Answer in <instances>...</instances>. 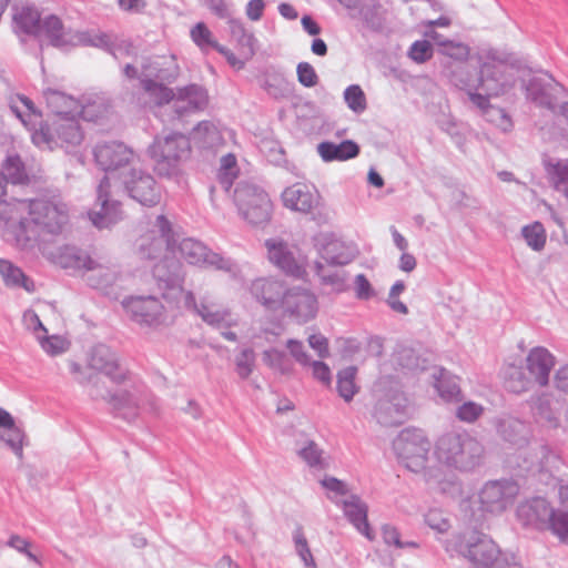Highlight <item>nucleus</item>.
Masks as SVG:
<instances>
[{"label": "nucleus", "instance_id": "nucleus-1", "mask_svg": "<svg viewBox=\"0 0 568 568\" xmlns=\"http://www.w3.org/2000/svg\"><path fill=\"white\" fill-rule=\"evenodd\" d=\"M135 250L141 258H161L154 265V276L158 266L163 265L164 272L169 274L173 271V265L178 264L184 278L182 265L178 261L171 260V256L175 257L178 254L191 265L214 267L230 273H235L236 268L230 258L210 251L202 242L192 237L180 240V234L173 230L172 223L162 214L145 225L135 241Z\"/></svg>", "mask_w": 568, "mask_h": 568}, {"label": "nucleus", "instance_id": "nucleus-2", "mask_svg": "<svg viewBox=\"0 0 568 568\" xmlns=\"http://www.w3.org/2000/svg\"><path fill=\"white\" fill-rule=\"evenodd\" d=\"M69 222L68 205L57 199L13 200L2 236L19 251L33 252L44 235H57Z\"/></svg>", "mask_w": 568, "mask_h": 568}, {"label": "nucleus", "instance_id": "nucleus-3", "mask_svg": "<svg viewBox=\"0 0 568 568\" xmlns=\"http://www.w3.org/2000/svg\"><path fill=\"white\" fill-rule=\"evenodd\" d=\"M93 155L97 164L105 171V176L98 185V196L89 219L98 229H109L122 219L121 205L111 199V181L120 179L123 171H129L134 163V151L119 141L99 142Z\"/></svg>", "mask_w": 568, "mask_h": 568}, {"label": "nucleus", "instance_id": "nucleus-4", "mask_svg": "<svg viewBox=\"0 0 568 568\" xmlns=\"http://www.w3.org/2000/svg\"><path fill=\"white\" fill-rule=\"evenodd\" d=\"M479 72H471L466 64L447 68V78L457 89L465 91L478 109L488 105V99L503 94L511 85L505 74L503 60L494 49L481 50L477 54Z\"/></svg>", "mask_w": 568, "mask_h": 568}, {"label": "nucleus", "instance_id": "nucleus-5", "mask_svg": "<svg viewBox=\"0 0 568 568\" xmlns=\"http://www.w3.org/2000/svg\"><path fill=\"white\" fill-rule=\"evenodd\" d=\"M11 112L31 132V140L42 150L62 148L69 150L81 144L83 131L75 116H54L50 122L42 124L41 114L33 102L24 95L10 99Z\"/></svg>", "mask_w": 568, "mask_h": 568}, {"label": "nucleus", "instance_id": "nucleus-6", "mask_svg": "<svg viewBox=\"0 0 568 568\" xmlns=\"http://www.w3.org/2000/svg\"><path fill=\"white\" fill-rule=\"evenodd\" d=\"M155 276L165 283L168 292L164 296L172 300L176 306L182 304V308L195 313L204 323L219 329L225 339H237L236 334L230 328L239 325V317L209 295L202 296L196 303L194 294L183 288V277L178 264L173 265V271L169 274L164 272L163 265L158 266Z\"/></svg>", "mask_w": 568, "mask_h": 568}, {"label": "nucleus", "instance_id": "nucleus-7", "mask_svg": "<svg viewBox=\"0 0 568 568\" xmlns=\"http://www.w3.org/2000/svg\"><path fill=\"white\" fill-rule=\"evenodd\" d=\"M438 540L452 557L466 559L469 568H507L515 556L503 550L489 535L475 527H465L450 538Z\"/></svg>", "mask_w": 568, "mask_h": 568}, {"label": "nucleus", "instance_id": "nucleus-8", "mask_svg": "<svg viewBox=\"0 0 568 568\" xmlns=\"http://www.w3.org/2000/svg\"><path fill=\"white\" fill-rule=\"evenodd\" d=\"M496 427L501 438L515 450L507 459L510 468L527 471H541L547 468L554 455L546 444L529 440L530 428L526 422L506 416L498 419Z\"/></svg>", "mask_w": 568, "mask_h": 568}, {"label": "nucleus", "instance_id": "nucleus-9", "mask_svg": "<svg viewBox=\"0 0 568 568\" xmlns=\"http://www.w3.org/2000/svg\"><path fill=\"white\" fill-rule=\"evenodd\" d=\"M58 263L65 270L81 273L88 285L105 293L120 275L118 266L110 260L93 257L77 247H63Z\"/></svg>", "mask_w": 568, "mask_h": 568}, {"label": "nucleus", "instance_id": "nucleus-10", "mask_svg": "<svg viewBox=\"0 0 568 568\" xmlns=\"http://www.w3.org/2000/svg\"><path fill=\"white\" fill-rule=\"evenodd\" d=\"M158 286L163 291L162 297L166 301L165 306L160 298L149 295L130 296L123 300L122 305L131 318L142 327L152 329H161L172 325L178 316L182 304H176L172 300L166 298L164 294L168 292L165 283L154 276Z\"/></svg>", "mask_w": 568, "mask_h": 568}, {"label": "nucleus", "instance_id": "nucleus-11", "mask_svg": "<svg viewBox=\"0 0 568 568\" xmlns=\"http://www.w3.org/2000/svg\"><path fill=\"white\" fill-rule=\"evenodd\" d=\"M483 453V445L466 432L446 433L435 447L439 463L459 470H470L479 465Z\"/></svg>", "mask_w": 568, "mask_h": 568}, {"label": "nucleus", "instance_id": "nucleus-12", "mask_svg": "<svg viewBox=\"0 0 568 568\" xmlns=\"http://www.w3.org/2000/svg\"><path fill=\"white\" fill-rule=\"evenodd\" d=\"M97 384H99V381H95V384L91 386L90 396L106 400L112 406L115 415L123 419L132 420L139 415L140 409L146 405L150 410L156 408L154 398L140 382L122 383L123 386L113 394L109 390H101Z\"/></svg>", "mask_w": 568, "mask_h": 568}, {"label": "nucleus", "instance_id": "nucleus-13", "mask_svg": "<svg viewBox=\"0 0 568 568\" xmlns=\"http://www.w3.org/2000/svg\"><path fill=\"white\" fill-rule=\"evenodd\" d=\"M123 74L129 79H139L143 90L158 105L165 104L172 98V89L168 88L164 82H170L173 74L163 67L159 58L126 63Z\"/></svg>", "mask_w": 568, "mask_h": 568}, {"label": "nucleus", "instance_id": "nucleus-14", "mask_svg": "<svg viewBox=\"0 0 568 568\" xmlns=\"http://www.w3.org/2000/svg\"><path fill=\"white\" fill-rule=\"evenodd\" d=\"M190 151V141L181 133L156 136L148 149L158 174L169 179L180 174V164L189 156Z\"/></svg>", "mask_w": 568, "mask_h": 568}, {"label": "nucleus", "instance_id": "nucleus-15", "mask_svg": "<svg viewBox=\"0 0 568 568\" xmlns=\"http://www.w3.org/2000/svg\"><path fill=\"white\" fill-rule=\"evenodd\" d=\"M240 215L250 224L261 225L271 220L273 204L268 194L260 185L241 181L233 195Z\"/></svg>", "mask_w": 568, "mask_h": 568}, {"label": "nucleus", "instance_id": "nucleus-16", "mask_svg": "<svg viewBox=\"0 0 568 568\" xmlns=\"http://www.w3.org/2000/svg\"><path fill=\"white\" fill-rule=\"evenodd\" d=\"M281 199L284 207L302 214H312L317 223H326L331 219L321 194L312 185L294 183L284 189Z\"/></svg>", "mask_w": 568, "mask_h": 568}, {"label": "nucleus", "instance_id": "nucleus-17", "mask_svg": "<svg viewBox=\"0 0 568 568\" xmlns=\"http://www.w3.org/2000/svg\"><path fill=\"white\" fill-rule=\"evenodd\" d=\"M393 449L406 468L418 473L426 468L430 442L423 430L405 428L394 439Z\"/></svg>", "mask_w": 568, "mask_h": 568}, {"label": "nucleus", "instance_id": "nucleus-18", "mask_svg": "<svg viewBox=\"0 0 568 568\" xmlns=\"http://www.w3.org/2000/svg\"><path fill=\"white\" fill-rule=\"evenodd\" d=\"M125 193L143 206L152 207L161 201V187L148 171L131 166L123 171L119 179Z\"/></svg>", "mask_w": 568, "mask_h": 568}, {"label": "nucleus", "instance_id": "nucleus-19", "mask_svg": "<svg viewBox=\"0 0 568 568\" xmlns=\"http://www.w3.org/2000/svg\"><path fill=\"white\" fill-rule=\"evenodd\" d=\"M564 91V87L548 73L535 75L526 84V94L531 102L552 113L559 112L568 122V102L557 109V100Z\"/></svg>", "mask_w": 568, "mask_h": 568}, {"label": "nucleus", "instance_id": "nucleus-20", "mask_svg": "<svg viewBox=\"0 0 568 568\" xmlns=\"http://www.w3.org/2000/svg\"><path fill=\"white\" fill-rule=\"evenodd\" d=\"M313 247L327 265L343 266L349 264L356 255L353 245L346 243L331 232H320L312 239Z\"/></svg>", "mask_w": 568, "mask_h": 568}, {"label": "nucleus", "instance_id": "nucleus-21", "mask_svg": "<svg viewBox=\"0 0 568 568\" xmlns=\"http://www.w3.org/2000/svg\"><path fill=\"white\" fill-rule=\"evenodd\" d=\"M518 493L519 487L513 480H491L483 486L478 497L483 510L500 514L514 503Z\"/></svg>", "mask_w": 568, "mask_h": 568}, {"label": "nucleus", "instance_id": "nucleus-22", "mask_svg": "<svg viewBox=\"0 0 568 568\" xmlns=\"http://www.w3.org/2000/svg\"><path fill=\"white\" fill-rule=\"evenodd\" d=\"M280 308L298 324L313 320L318 311L315 294L302 287L287 288Z\"/></svg>", "mask_w": 568, "mask_h": 568}, {"label": "nucleus", "instance_id": "nucleus-23", "mask_svg": "<svg viewBox=\"0 0 568 568\" xmlns=\"http://www.w3.org/2000/svg\"><path fill=\"white\" fill-rule=\"evenodd\" d=\"M88 364L90 368L104 374L114 384L136 382L119 363L116 354L104 344H99L91 349Z\"/></svg>", "mask_w": 568, "mask_h": 568}, {"label": "nucleus", "instance_id": "nucleus-24", "mask_svg": "<svg viewBox=\"0 0 568 568\" xmlns=\"http://www.w3.org/2000/svg\"><path fill=\"white\" fill-rule=\"evenodd\" d=\"M531 414L537 424L545 428L556 429L560 426L564 400L551 392H540L530 397Z\"/></svg>", "mask_w": 568, "mask_h": 568}, {"label": "nucleus", "instance_id": "nucleus-25", "mask_svg": "<svg viewBox=\"0 0 568 568\" xmlns=\"http://www.w3.org/2000/svg\"><path fill=\"white\" fill-rule=\"evenodd\" d=\"M88 34L89 30H65L57 16H48L42 20L38 37L45 38L49 43L55 48L67 50L71 47L84 45L82 38H85Z\"/></svg>", "mask_w": 568, "mask_h": 568}, {"label": "nucleus", "instance_id": "nucleus-26", "mask_svg": "<svg viewBox=\"0 0 568 568\" xmlns=\"http://www.w3.org/2000/svg\"><path fill=\"white\" fill-rule=\"evenodd\" d=\"M166 103H172L174 112L179 116H184L204 110L209 103V95L203 87L189 84L179 88L176 92L172 90V98Z\"/></svg>", "mask_w": 568, "mask_h": 568}, {"label": "nucleus", "instance_id": "nucleus-27", "mask_svg": "<svg viewBox=\"0 0 568 568\" xmlns=\"http://www.w3.org/2000/svg\"><path fill=\"white\" fill-rule=\"evenodd\" d=\"M374 416L381 425H400L408 416V400L400 393L381 398L375 406Z\"/></svg>", "mask_w": 568, "mask_h": 568}, {"label": "nucleus", "instance_id": "nucleus-28", "mask_svg": "<svg viewBox=\"0 0 568 568\" xmlns=\"http://www.w3.org/2000/svg\"><path fill=\"white\" fill-rule=\"evenodd\" d=\"M552 507L547 499L536 497L523 501L517 507L518 520L527 527L536 529H548Z\"/></svg>", "mask_w": 568, "mask_h": 568}, {"label": "nucleus", "instance_id": "nucleus-29", "mask_svg": "<svg viewBox=\"0 0 568 568\" xmlns=\"http://www.w3.org/2000/svg\"><path fill=\"white\" fill-rule=\"evenodd\" d=\"M265 246L270 262L284 273L296 278L305 274L303 263L296 260L287 243L278 239H271L265 242Z\"/></svg>", "mask_w": 568, "mask_h": 568}, {"label": "nucleus", "instance_id": "nucleus-30", "mask_svg": "<svg viewBox=\"0 0 568 568\" xmlns=\"http://www.w3.org/2000/svg\"><path fill=\"white\" fill-rule=\"evenodd\" d=\"M286 291L284 283L273 277L256 278L250 286L252 296L270 311L280 308Z\"/></svg>", "mask_w": 568, "mask_h": 568}, {"label": "nucleus", "instance_id": "nucleus-31", "mask_svg": "<svg viewBox=\"0 0 568 568\" xmlns=\"http://www.w3.org/2000/svg\"><path fill=\"white\" fill-rule=\"evenodd\" d=\"M555 364V356L542 346L532 347L525 359V366L530 378L541 387L548 385L550 372Z\"/></svg>", "mask_w": 568, "mask_h": 568}, {"label": "nucleus", "instance_id": "nucleus-32", "mask_svg": "<svg viewBox=\"0 0 568 568\" xmlns=\"http://www.w3.org/2000/svg\"><path fill=\"white\" fill-rule=\"evenodd\" d=\"M83 39L84 45L102 49L111 53L116 60L133 53L131 43L113 33L89 30V34Z\"/></svg>", "mask_w": 568, "mask_h": 568}, {"label": "nucleus", "instance_id": "nucleus-33", "mask_svg": "<svg viewBox=\"0 0 568 568\" xmlns=\"http://www.w3.org/2000/svg\"><path fill=\"white\" fill-rule=\"evenodd\" d=\"M353 527L367 539L373 540L374 535L367 520L368 506L357 495H349L338 506Z\"/></svg>", "mask_w": 568, "mask_h": 568}, {"label": "nucleus", "instance_id": "nucleus-34", "mask_svg": "<svg viewBox=\"0 0 568 568\" xmlns=\"http://www.w3.org/2000/svg\"><path fill=\"white\" fill-rule=\"evenodd\" d=\"M42 20L40 13L33 6L13 7L12 24L13 31L20 38L24 36H39Z\"/></svg>", "mask_w": 568, "mask_h": 568}, {"label": "nucleus", "instance_id": "nucleus-35", "mask_svg": "<svg viewBox=\"0 0 568 568\" xmlns=\"http://www.w3.org/2000/svg\"><path fill=\"white\" fill-rule=\"evenodd\" d=\"M317 154L326 162H343L354 159L359 153V146L352 140H345L341 143L323 141L316 146Z\"/></svg>", "mask_w": 568, "mask_h": 568}, {"label": "nucleus", "instance_id": "nucleus-36", "mask_svg": "<svg viewBox=\"0 0 568 568\" xmlns=\"http://www.w3.org/2000/svg\"><path fill=\"white\" fill-rule=\"evenodd\" d=\"M0 428L4 432L0 434V440L4 442L13 454L21 459L23 457L24 433L16 425L12 415L2 407H0Z\"/></svg>", "mask_w": 568, "mask_h": 568}, {"label": "nucleus", "instance_id": "nucleus-37", "mask_svg": "<svg viewBox=\"0 0 568 568\" xmlns=\"http://www.w3.org/2000/svg\"><path fill=\"white\" fill-rule=\"evenodd\" d=\"M0 276L4 286L9 288H22L27 293L36 291L33 280L10 260L0 258Z\"/></svg>", "mask_w": 568, "mask_h": 568}, {"label": "nucleus", "instance_id": "nucleus-38", "mask_svg": "<svg viewBox=\"0 0 568 568\" xmlns=\"http://www.w3.org/2000/svg\"><path fill=\"white\" fill-rule=\"evenodd\" d=\"M559 507L552 508L548 529L561 541L568 542V485H562L558 490Z\"/></svg>", "mask_w": 568, "mask_h": 568}, {"label": "nucleus", "instance_id": "nucleus-39", "mask_svg": "<svg viewBox=\"0 0 568 568\" xmlns=\"http://www.w3.org/2000/svg\"><path fill=\"white\" fill-rule=\"evenodd\" d=\"M44 97L49 109L55 116H77V112L80 110V101L61 91L48 89Z\"/></svg>", "mask_w": 568, "mask_h": 568}, {"label": "nucleus", "instance_id": "nucleus-40", "mask_svg": "<svg viewBox=\"0 0 568 568\" xmlns=\"http://www.w3.org/2000/svg\"><path fill=\"white\" fill-rule=\"evenodd\" d=\"M432 376L439 397L447 403L460 400L462 392L457 378L444 368H435Z\"/></svg>", "mask_w": 568, "mask_h": 568}, {"label": "nucleus", "instance_id": "nucleus-41", "mask_svg": "<svg viewBox=\"0 0 568 568\" xmlns=\"http://www.w3.org/2000/svg\"><path fill=\"white\" fill-rule=\"evenodd\" d=\"M546 170L554 189L568 202V159L549 160Z\"/></svg>", "mask_w": 568, "mask_h": 568}, {"label": "nucleus", "instance_id": "nucleus-42", "mask_svg": "<svg viewBox=\"0 0 568 568\" xmlns=\"http://www.w3.org/2000/svg\"><path fill=\"white\" fill-rule=\"evenodd\" d=\"M314 270L316 275L320 277L321 283L328 286L333 292L341 293L346 290L347 274L345 271H328L321 261H316L314 263Z\"/></svg>", "mask_w": 568, "mask_h": 568}, {"label": "nucleus", "instance_id": "nucleus-43", "mask_svg": "<svg viewBox=\"0 0 568 568\" xmlns=\"http://www.w3.org/2000/svg\"><path fill=\"white\" fill-rule=\"evenodd\" d=\"M520 235L527 246L535 252H541L546 246L547 232L538 221L524 225L520 230Z\"/></svg>", "mask_w": 568, "mask_h": 568}, {"label": "nucleus", "instance_id": "nucleus-44", "mask_svg": "<svg viewBox=\"0 0 568 568\" xmlns=\"http://www.w3.org/2000/svg\"><path fill=\"white\" fill-rule=\"evenodd\" d=\"M504 376L506 387L515 394L528 390L534 382L529 374L527 375L520 366L516 365H508Z\"/></svg>", "mask_w": 568, "mask_h": 568}, {"label": "nucleus", "instance_id": "nucleus-45", "mask_svg": "<svg viewBox=\"0 0 568 568\" xmlns=\"http://www.w3.org/2000/svg\"><path fill=\"white\" fill-rule=\"evenodd\" d=\"M231 37L239 43L240 47L247 50L248 55L255 53L256 39L253 33L248 32L243 22L239 19L226 18Z\"/></svg>", "mask_w": 568, "mask_h": 568}, {"label": "nucleus", "instance_id": "nucleus-46", "mask_svg": "<svg viewBox=\"0 0 568 568\" xmlns=\"http://www.w3.org/2000/svg\"><path fill=\"white\" fill-rule=\"evenodd\" d=\"M263 363L274 372L280 374H290L293 371V363L290 357L276 348L265 349L262 354Z\"/></svg>", "mask_w": 568, "mask_h": 568}, {"label": "nucleus", "instance_id": "nucleus-47", "mask_svg": "<svg viewBox=\"0 0 568 568\" xmlns=\"http://www.w3.org/2000/svg\"><path fill=\"white\" fill-rule=\"evenodd\" d=\"M297 455L314 469H324L327 466L323 450L313 440H307L303 446L296 449Z\"/></svg>", "mask_w": 568, "mask_h": 568}, {"label": "nucleus", "instance_id": "nucleus-48", "mask_svg": "<svg viewBox=\"0 0 568 568\" xmlns=\"http://www.w3.org/2000/svg\"><path fill=\"white\" fill-rule=\"evenodd\" d=\"M239 168L235 155L229 153L221 159L217 180L221 187L229 192L233 185L234 180L237 178Z\"/></svg>", "mask_w": 568, "mask_h": 568}, {"label": "nucleus", "instance_id": "nucleus-49", "mask_svg": "<svg viewBox=\"0 0 568 568\" xmlns=\"http://www.w3.org/2000/svg\"><path fill=\"white\" fill-rule=\"evenodd\" d=\"M109 112V104L102 97H95L93 100L80 102V110L77 115H81L85 121H98L104 118Z\"/></svg>", "mask_w": 568, "mask_h": 568}, {"label": "nucleus", "instance_id": "nucleus-50", "mask_svg": "<svg viewBox=\"0 0 568 568\" xmlns=\"http://www.w3.org/2000/svg\"><path fill=\"white\" fill-rule=\"evenodd\" d=\"M320 484L324 488L326 497L337 506L343 503L344 498L352 495L347 484L333 476H325Z\"/></svg>", "mask_w": 568, "mask_h": 568}, {"label": "nucleus", "instance_id": "nucleus-51", "mask_svg": "<svg viewBox=\"0 0 568 568\" xmlns=\"http://www.w3.org/2000/svg\"><path fill=\"white\" fill-rule=\"evenodd\" d=\"M355 376L356 368L354 366L346 367L337 374V392L346 402L352 400L357 393Z\"/></svg>", "mask_w": 568, "mask_h": 568}, {"label": "nucleus", "instance_id": "nucleus-52", "mask_svg": "<svg viewBox=\"0 0 568 568\" xmlns=\"http://www.w3.org/2000/svg\"><path fill=\"white\" fill-rule=\"evenodd\" d=\"M37 341L41 348L51 356L60 355L69 348V342L60 335L38 334Z\"/></svg>", "mask_w": 568, "mask_h": 568}, {"label": "nucleus", "instance_id": "nucleus-53", "mask_svg": "<svg viewBox=\"0 0 568 568\" xmlns=\"http://www.w3.org/2000/svg\"><path fill=\"white\" fill-rule=\"evenodd\" d=\"M344 100L354 113L361 114L367 108L365 93L357 84H352L345 89Z\"/></svg>", "mask_w": 568, "mask_h": 568}, {"label": "nucleus", "instance_id": "nucleus-54", "mask_svg": "<svg viewBox=\"0 0 568 568\" xmlns=\"http://www.w3.org/2000/svg\"><path fill=\"white\" fill-rule=\"evenodd\" d=\"M486 120L493 123L503 132H509L513 129L510 116L500 108L491 106L489 103L486 108L480 109Z\"/></svg>", "mask_w": 568, "mask_h": 568}, {"label": "nucleus", "instance_id": "nucleus-55", "mask_svg": "<svg viewBox=\"0 0 568 568\" xmlns=\"http://www.w3.org/2000/svg\"><path fill=\"white\" fill-rule=\"evenodd\" d=\"M192 41L200 48L204 53L209 52L214 43L215 39L212 31L207 28L204 22H197L190 31Z\"/></svg>", "mask_w": 568, "mask_h": 568}, {"label": "nucleus", "instance_id": "nucleus-56", "mask_svg": "<svg viewBox=\"0 0 568 568\" xmlns=\"http://www.w3.org/2000/svg\"><path fill=\"white\" fill-rule=\"evenodd\" d=\"M3 169L8 174V179L13 184H22L28 181V174L23 163L18 155H8Z\"/></svg>", "mask_w": 568, "mask_h": 568}, {"label": "nucleus", "instance_id": "nucleus-57", "mask_svg": "<svg viewBox=\"0 0 568 568\" xmlns=\"http://www.w3.org/2000/svg\"><path fill=\"white\" fill-rule=\"evenodd\" d=\"M192 134L203 146H212L220 139L216 126L210 121L200 122Z\"/></svg>", "mask_w": 568, "mask_h": 568}, {"label": "nucleus", "instance_id": "nucleus-58", "mask_svg": "<svg viewBox=\"0 0 568 568\" xmlns=\"http://www.w3.org/2000/svg\"><path fill=\"white\" fill-rule=\"evenodd\" d=\"M427 483L432 488L452 496H455L460 490V486L454 476H450L449 478H442L440 474L429 471L427 474Z\"/></svg>", "mask_w": 568, "mask_h": 568}, {"label": "nucleus", "instance_id": "nucleus-59", "mask_svg": "<svg viewBox=\"0 0 568 568\" xmlns=\"http://www.w3.org/2000/svg\"><path fill=\"white\" fill-rule=\"evenodd\" d=\"M293 541L295 550L306 567L314 568L315 560L308 547V542L304 536L302 528H296L293 532Z\"/></svg>", "mask_w": 568, "mask_h": 568}, {"label": "nucleus", "instance_id": "nucleus-60", "mask_svg": "<svg viewBox=\"0 0 568 568\" xmlns=\"http://www.w3.org/2000/svg\"><path fill=\"white\" fill-rule=\"evenodd\" d=\"M426 525L439 535L446 534L450 528V520L439 509H430L425 515Z\"/></svg>", "mask_w": 568, "mask_h": 568}, {"label": "nucleus", "instance_id": "nucleus-61", "mask_svg": "<svg viewBox=\"0 0 568 568\" xmlns=\"http://www.w3.org/2000/svg\"><path fill=\"white\" fill-rule=\"evenodd\" d=\"M484 412L485 408L483 405L473 400H467L458 406L456 417L465 423H474L484 414Z\"/></svg>", "mask_w": 568, "mask_h": 568}, {"label": "nucleus", "instance_id": "nucleus-62", "mask_svg": "<svg viewBox=\"0 0 568 568\" xmlns=\"http://www.w3.org/2000/svg\"><path fill=\"white\" fill-rule=\"evenodd\" d=\"M255 363V355L253 349L245 348L243 349L235 358V366L237 375L245 379L253 372Z\"/></svg>", "mask_w": 568, "mask_h": 568}, {"label": "nucleus", "instance_id": "nucleus-63", "mask_svg": "<svg viewBox=\"0 0 568 568\" xmlns=\"http://www.w3.org/2000/svg\"><path fill=\"white\" fill-rule=\"evenodd\" d=\"M432 55L433 48L427 40L415 41L408 50V57L417 63L426 62L432 58Z\"/></svg>", "mask_w": 568, "mask_h": 568}, {"label": "nucleus", "instance_id": "nucleus-64", "mask_svg": "<svg viewBox=\"0 0 568 568\" xmlns=\"http://www.w3.org/2000/svg\"><path fill=\"white\" fill-rule=\"evenodd\" d=\"M440 53L457 61H466L470 54V48L460 41L450 40L445 44V49H440Z\"/></svg>", "mask_w": 568, "mask_h": 568}]
</instances>
